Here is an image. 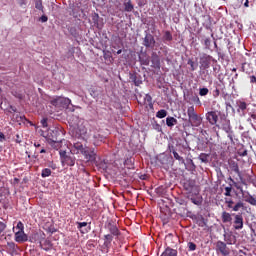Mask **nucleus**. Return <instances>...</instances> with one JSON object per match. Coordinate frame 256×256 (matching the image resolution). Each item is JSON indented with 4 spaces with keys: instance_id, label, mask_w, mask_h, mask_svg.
<instances>
[{
    "instance_id": "obj_1",
    "label": "nucleus",
    "mask_w": 256,
    "mask_h": 256,
    "mask_svg": "<svg viewBox=\"0 0 256 256\" xmlns=\"http://www.w3.org/2000/svg\"><path fill=\"white\" fill-rule=\"evenodd\" d=\"M74 137L77 139H85L87 137V127L85 126V121L76 118V123L71 125Z\"/></svg>"
},
{
    "instance_id": "obj_2",
    "label": "nucleus",
    "mask_w": 256,
    "mask_h": 256,
    "mask_svg": "<svg viewBox=\"0 0 256 256\" xmlns=\"http://www.w3.org/2000/svg\"><path fill=\"white\" fill-rule=\"evenodd\" d=\"M59 155L62 167H75L77 158H75L74 153H67V151L65 150H60Z\"/></svg>"
},
{
    "instance_id": "obj_3",
    "label": "nucleus",
    "mask_w": 256,
    "mask_h": 256,
    "mask_svg": "<svg viewBox=\"0 0 256 256\" xmlns=\"http://www.w3.org/2000/svg\"><path fill=\"white\" fill-rule=\"evenodd\" d=\"M187 115L191 127H200L201 123H203V120L195 113V108L193 106L188 108Z\"/></svg>"
},
{
    "instance_id": "obj_4",
    "label": "nucleus",
    "mask_w": 256,
    "mask_h": 256,
    "mask_svg": "<svg viewBox=\"0 0 256 256\" xmlns=\"http://www.w3.org/2000/svg\"><path fill=\"white\" fill-rule=\"evenodd\" d=\"M51 105L56 107L59 111H62V109H67V107L71 105V100L67 97H57L51 101Z\"/></svg>"
},
{
    "instance_id": "obj_5",
    "label": "nucleus",
    "mask_w": 256,
    "mask_h": 256,
    "mask_svg": "<svg viewBox=\"0 0 256 256\" xmlns=\"http://www.w3.org/2000/svg\"><path fill=\"white\" fill-rule=\"evenodd\" d=\"M47 142L49 145H59L61 143V139H59V129L55 128L54 130L48 131L46 136Z\"/></svg>"
},
{
    "instance_id": "obj_6",
    "label": "nucleus",
    "mask_w": 256,
    "mask_h": 256,
    "mask_svg": "<svg viewBox=\"0 0 256 256\" xmlns=\"http://www.w3.org/2000/svg\"><path fill=\"white\" fill-rule=\"evenodd\" d=\"M225 204L227 205L228 209H232V211H239L240 209H245V203L243 201L239 200L236 204L231 198H225L224 199Z\"/></svg>"
},
{
    "instance_id": "obj_7",
    "label": "nucleus",
    "mask_w": 256,
    "mask_h": 256,
    "mask_svg": "<svg viewBox=\"0 0 256 256\" xmlns=\"http://www.w3.org/2000/svg\"><path fill=\"white\" fill-rule=\"evenodd\" d=\"M212 61H215L213 56L207 55V54H203L200 57V67H201V69H209V67H211V62Z\"/></svg>"
},
{
    "instance_id": "obj_8",
    "label": "nucleus",
    "mask_w": 256,
    "mask_h": 256,
    "mask_svg": "<svg viewBox=\"0 0 256 256\" xmlns=\"http://www.w3.org/2000/svg\"><path fill=\"white\" fill-rule=\"evenodd\" d=\"M155 37L152 34L147 33L143 40V45L146 49H155Z\"/></svg>"
},
{
    "instance_id": "obj_9",
    "label": "nucleus",
    "mask_w": 256,
    "mask_h": 256,
    "mask_svg": "<svg viewBox=\"0 0 256 256\" xmlns=\"http://www.w3.org/2000/svg\"><path fill=\"white\" fill-rule=\"evenodd\" d=\"M216 251L217 253H221L223 256H228L231 253L229 251V247H227V243L223 241L216 242Z\"/></svg>"
},
{
    "instance_id": "obj_10",
    "label": "nucleus",
    "mask_w": 256,
    "mask_h": 256,
    "mask_svg": "<svg viewBox=\"0 0 256 256\" xmlns=\"http://www.w3.org/2000/svg\"><path fill=\"white\" fill-rule=\"evenodd\" d=\"M82 155L86 161H90L91 163L97 159V153L93 149L84 148Z\"/></svg>"
},
{
    "instance_id": "obj_11",
    "label": "nucleus",
    "mask_w": 256,
    "mask_h": 256,
    "mask_svg": "<svg viewBox=\"0 0 256 256\" xmlns=\"http://www.w3.org/2000/svg\"><path fill=\"white\" fill-rule=\"evenodd\" d=\"M14 237H15L16 243H25L29 241V236L25 234V230L15 231L14 229Z\"/></svg>"
},
{
    "instance_id": "obj_12",
    "label": "nucleus",
    "mask_w": 256,
    "mask_h": 256,
    "mask_svg": "<svg viewBox=\"0 0 256 256\" xmlns=\"http://www.w3.org/2000/svg\"><path fill=\"white\" fill-rule=\"evenodd\" d=\"M139 105H144L146 109H153V98L152 97H138L136 98Z\"/></svg>"
},
{
    "instance_id": "obj_13",
    "label": "nucleus",
    "mask_w": 256,
    "mask_h": 256,
    "mask_svg": "<svg viewBox=\"0 0 256 256\" xmlns=\"http://www.w3.org/2000/svg\"><path fill=\"white\" fill-rule=\"evenodd\" d=\"M206 119L210 125H217V121H219V112L210 111L206 113Z\"/></svg>"
},
{
    "instance_id": "obj_14",
    "label": "nucleus",
    "mask_w": 256,
    "mask_h": 256,
    "mask_svg": "<svg viewBox=\"0 0 256 256\" xmlns=\"http://www.w3.org/2000/svg\"><path fill=\"white\" fill-rule=\"evenodd\" d=\"M224 241L227 245H235L237 243V236H235L232 231L225 232Z\"/></svg>"
},
{
    "instance_id": "obj_15",
    "label": "nucleus",
    "mask_w": 256,
    "mask_h": 256,
    "mask_svg": "<svg viewBox=\"0 0 256 256\" xmlns=\"http://www.w3.org/2000/svg\"><path fill=\"white\" fill-rule=\"evenodd\" d=\"M88 136L92 137L94 145H99V141H103V136L95 129L90 130Z\"/></svg>"
},
{
    "instance_id": "obj_16",
    "label": "nucleus",
    "mask_w": 256,
    "mask_h": 256,
    "mask_svg": "<svg viewBox=\"0 0 256 256\" xmlns=\"http://www.w3.org/2000/svg\"><path fill=\"white\" fill-rule=\"evenodd\" d=\"M4 248L9 255H16L18 246L15 242H7V244L4 245Z\"/></svg>"
},
{
    "instance_id": "obj_17",
    "label": "nucleus",
    "mask_w": 256,
    "mask_h": 256,
    "mask_svg": "<svg viewBox=\"0 0 256 256\" xmlns=\"http://www.w3.org/2000/svg\"><path fill=\"white\" fill-rule=\"evenodd\" d=\"M107 229L111 233V235H114V237H119V235H121V232H119V228L113 222H109L107 224Z\"/></svg>"
},
{
    "instance_id": "obj_18",
    "label": "nucleus",
    "mask_w": 256,
    "mask_h": 256,
    "mask_svg": "<svg viewBox=\"0 0 256 256\" xmlns=\"http://www.w3.org/2000/svg\"><path fill=\"white\" fill-rule=\"evenodd\" d=\"M234 229L241 230L243 229V215L236 214L234 217Z\"/></svg>"
},
{
    "instance_id": "obj_19",
    "label": "nucleus",
    "mask_w": 256,
    "mask_h": 256,
    "mask_svg": "<svg viewBox=\"0 0 256 256\" xmlns=\"http://www.w3.org/2000/svg\"><path fill=\"white\" fill-rule=\"evenodd\" d=\"M130 80H132L136 87H139L143 83V78L138 73H130Z\"/></svg>"
},
{
    "instance_id": "obj_20",
    "label": "nucleus",
    "mask_w": 256,
    "mask_h": 256,
    "mask_svg": "<svg viewBox=\"0 0 256 256\" xmlns=\"http://www.w3.org/2000/svg\"><path fill=\"white\" fill-rule=\"evenodd\" d=\"M77 229L82 233V235H85V233H89L91 231V228H87L88 223L87 222H76Z\"/></svg>"
},
{
    "instance_id": "obj_21",
    "label": "nucleus",
    "mask_w": 256,
    "mask_h": 256,
    "mask_svg": "<svg viewBox=\"0 0 256 256\" xmlns=\"http://www.w3.org/2000/svg\"><path fill=\"white\" fill-rule=\"evenodd\" d=\"M85 150V147H83V144L81 142H76L74 143L73 145V148L71 149L70 153H73L74 155L76 154H79Z\"/></svg>"
},
{
    "instance_id": "obj_22",
    "label": "nucleus",
    "mask_w": 256,
    "mask_h": 256,
    "mask_svg": "<svg viewBox=\"0 0 256 256\" xmlns=\"http://www.w3.org/2000/svg\"><path fill=\"white\" fill-rule=\"evenodd\" d=\"M40 247L44 251H51V249H53V244L51 243V240L42 239L40 241Z\"/></svg>"
},
{
    "instance_id": "obj_23",
    "label": "nucleus",
    "mask_w": 256,
    "mask_h": 256,
    "mask_svg": "<svg viewBox=\"0 0 256 256\" xmlns=\"http://www.w3.org/2000/svg\"><path fill=\"white\" fill-rule=\"evenodd\" d=\"M169 150H170V153L174 155V159H176V161H179V163H181L182 165H185V159L181 157L179 153H177V151L175 150V147L170 146Z\"/></svg>"
},
{
    "instance_id": "obj_24",
    "label": "nucleus",
    "mask_w": 256,
    "mask_h": 256,
    "mask_svg": "<svg viewBox=\"0 0 256 256\" xmlns=\"http://www.w3.org/2000/svg\"><path fill=\"white\" fill-rule=\"evenodd\" d=\"M244 201L246 203H249V205H252V207H256V197L248 193L247 195H244Z\"/></svg>"
},
{
    "instance_id": "obj_25",
    "label": "nucleus",
    "mask_w": 256,
    "mask_h": 256,
    "mask_svg": "<svg viewBox=\"0 0 256 256\" xmlns=\"http://www.w3.org/2000/svg\"><path fill=\"white\" fill-rule=\"evenodd\" d=\"M222 119V129L226 132V133H231V122L229 120H227V118H221Z\"/></svg>"
},
{
    "instance_id": "obj_26",
    "label": "nucleus",
    "mask_w": 256,
    "mask_h": 256,
    "mask_svg": "<svg viewBox=\"0 0 256 256\" xmlns=\"http://www.w3.org/2000/svg\"><path fill=\"white\" fill-rule=\"evenodd\" d=\"M221 219L223 223H231V221H233V217H231V213L227 211L222 212Z\"/></svg>"
},
{
    "instance_id": "obj_27",
    "label": "nucleus",
    "mask_w": 256,
    "mask_h": 256,
    "mask_svg": "<svg viewBox=\"0 0 256 256\" xmlns=\"http://www.w3.org/2000/svg\"><path fill=\"white\" fill-rule=\"evenodd\" d=\"M230 169H231V171L236 173V175H238V177H241V170H239V164H237V162H235V161L231 162Z\"/></svg>"
},
{
    "instance_id": "obj_28",
    "label": "nucleus",
    "mask_w": 256,
    "mask_h": 256,
    "mask_svg": "<svg viewBox=\"0 0 256 256\" xmlns=\"http://www.w3.org/2000/svg\"><path fill=\"white\" fill-rule=\"evenodd\" d=\"M166 125L167 127H175V125H177V119H175L174 117H167Z\"/></svg>"
},
{
    "instance_id": "obj_29",
    "label": "nucleus",
    "mask_w": 256,
    "mask_h": 256,
    "mask_svg": "<svg viewBox=\"0 0 256 256\" xmlns=\"http://www.w3.org/2000/svg\"><path fill=\"white\" fill-rule=\"evenodd\" d=\"M124 9H125V11H127V13H131V11H133L134 6L131 3V0H129L128 2L124 3Z\"/></svg>"
},
{
    "instance_id": "obj_30",
    "label": "nucleus",
    "mask_w": 256,
    "mask_h": 256,
    "mask_svg": "<svg viewBox=\"0 0 256 256\" xmlns=\"http://www.w3.org/2000/svg\"><path fill=\"white\" fill-rule=\"evenodd\" d=\"M51 169H49V168H44V169H42V172H41V177L43 178V179H46V177H51Z\"/></svg>"
},
{
    "instance_id": "obj_31",
    "label": "nucleus",
    "mask_w": 256,
    "mask_h": 256,
    "mask_svg": "<svg viewBox=\"0 0 256 256\" xmlns=\"http://www.w3.org/2000/svg\"><path fill=\"white\" fill-rule=\"evenodd\" d=\"M198 159H199L202 163H209V154L201 153V154L199 155Z\"/></svg>"
},
{
    "instance_id": "obj_32",
    "label": "nucleus",
    "mask_w": 256,
    "mask_h": 256,
    "mask_svg": "<svg viewBox=\"0 0 256 256\" xmlns=\"http://www.w3.org/2000/svg\"><path fill=\"white\" fill-rule=\"evenodd\" d=\"M190 201L194 205H201L203 203V199L201 197H191Z\"/></svg>"
},
{
    "instance_id": "obj_33",
    "label": "nucleus",
    "mask_w": 256,
    "mask_h": 256,
    "mask_svg": "<svg viewBox=\"0 0 256 256\" xmlns=\"http://www.w3.org/2000/svg\"><path fill=\"white\" fill-rule=\"evenodd\" d=\"M103 57L106 61H110V62L113 61V55L109 50L103 52Z\"/></svg>"
},
{
    "instance_id": "obj_34",
    "label": "nucleus",
    "mask_w": 256,
    "mask_h": 256,
    "mask_svg": "<svg viewBox=\"0 0 256 256\" xmlns=\"http://www.w3.org/2000/svg\"><path fill=\"white\" fill-rule=\"evenodd\" d=\"M167 115V110L161 109L156 113V117L158 119H165V116Z\"/></svg>"
},
{
    "instance_id": "obj_35",
    "label": "nucleus",
    "mask_w": 256,
    "mask_h": 256,
    "mask_svg": "<svg viewBox=\"0 0 256 256\" xmlns=\"http://www.w3.org/2000/svg\"><path fill=\"white\" fill-rule=\"evenodd\" d=\"M163 39L164 41H168V42L173 41V34H171L170 31H165Z\"/></svg>"
},
{
    "instance_id": "obj_36",
    "label": "nucleus",
    "mask_w": 256,
    "mask_h": 256,
    "mask_svg": "<svg viewBox=\"0 0 256 256\" xmlns=\"http://www.w3.org/2000/svg\"><path fill=\"white\" fill-rule=\"evenodd\" d=\"M104 239H106V241L104 242V245L107 247V245H111V242L113 241V235L106 234L104 236Z\"/></svg>"
},
{
    "instance_id": "obj_37",
    "label": "nucleus",
    "mask_w": 256,
    "mask_h": 256,
    "mask_svg": "<svg viewBox=\"0 0 256 256\" xmlns=\"http://www.w3.org/2000/svg\"><path fill=\"white\" fill-rule=\"evenodd\" d=\"M25 231V225L23 222L19 221L15 228H13V231Z\"/></svg>"
},
{
    "instance_id": "obj_38",
    "label": "nucleus",
    "mask_w": 256,
    "mask_h": 256,
    "mask_svg": "<svg viewBox=\"0 0 256 256\" xmlns=\"http://www.w3.org/2000/svg\"><path fill=\"white\" fill-rule=\"evenodd\" d=\"M35 9L43 11V0H35Z\"/></svg>"
},
{
    "instance_id": "obj_39",
    "label": "nucleus",
    "mask_w": 256,
    "mask_h": 256,
    "mask_svg": "<svg viewBox=\"0 0 256 256\" xmlns=\"http://www.w3.org/2000/svg\"><path fill=\"white\" fill-rule=\"evenodd\" d=\"M205 49H211V38H204L203 40Z\"/></svg>"
},
{
    "instance_id": "obj_40",
    "label": "nucleus",
    "mask_w": 256,
    "mask_h": 256,
    "mask_svg": "<svg viewBox=\"0 0 256 256\" xmlns=\"http://www.w3.org/2000/svg\"><path fill=\"white\" fill-rule=\"evenodd\" d=\"M209 93V89L208 88H200L199 89V95L201 97H205L206 95H208Z\"/></svg>"
},
{
    "instance_id": "obj_41",
    "label": "nucleus",
    "mask_w": 256,
    "mask_h": 256,
    "mask_svg": "<svg viewBox=\"0 0 256 256\" xmlns=\"http://www.w3.org/2000/svg\"><path fill=\"white\" fill-rule=\"evenodd\" d=\"M231 191H233V188L231 186L225 187V197H231Z\"/></svg>"
},
{
    "instance_id": "obj_42",
    "label": "nucleus",
    "mask_w": 256,
    "mask_h": 256,
    "mask_svg": "<svg viewBox=\"0 0 256 256\" xmlns=\"http://www.w3.org/2000/svg\"><path fill=\"white\" fill-rule=\"evenodd\" d=\"M188 249H189V251H195L197 249V244L193 243V242H189Z\"/></svg>"
},
{
    "instance_id": "obj_43",
    "label": "nucleus",
    "mask_w": 256,
    "mask_h": 256,
    "mask_svg": "<svg viewBox=\"0 0 256 256\" xmlns=\"http://www.w3.org/2000/svg\"><path fill=\"white\" fill-rule=\"evenodd\" d=\"M152 63H154V65L159 67V65H160L159 56L152 57Z\"/></svg>"
},
{
    "instance_id": "obj_44",
    "label": "nucleus",
    "mask_w": 256,
    "mask_h": 256,
    "mask_svg": "<svg viewBox=\"0 0 256 256\" xmlns=\"http://www.w3.org/2000/svg\"><path fill=\"white\" fill-rule=\"evenodd\" d=\"M238 107H239V109H241L242 111H245V109H247V103H245V102H239V103H238Z\"/></svg>"
},
{
    "instance_id": "obj_45",
    "label": "nucleus",
    "mask_w": 256,
    "mask_h": 256,
    "mask_svg": "<svg viewBox=\"0 0 256 256\" xmlns=\"http://www.w3.org/2000/svg\"><path fill=\"white\" fill-rule=\"evenodd\" d=\"M187 64L190 65L191 71H195V62L193 60L189 59Z\"/></svg>"
},
{
    "instance_id": "obj_46",
    "label": "nucleus",
    "mask_w": 256,
    "mask_h": 256,
    "mask_svg": "<svg viewBox=\"0 0 256 256\" xmlns=\"http://www.w3.org/2000/svg\"><path fill=\"white\" fill-rule=\"evenodd\" d=\"M13 118H15L16 121L21 122L25 119V116H19V114H14Z\"/></svg>"
},
{
    "instance_id": "obj_47",
    "label": "nucleus",
    "mask_w": 256,
    "mask_h": 256,
    "mask_svg": "<svg viewBox=\"0 0 256 256\" xmlns=\"http://www.w3.org/2000/svg\"><path fill=\"white\" fill-rule=\"evenodd\" d=\"M238 155L240 157H247V150H239Z\"/></svg>"
},
{
    "instance_id": "obj_48",
    "label": "nucleus",
    "mask_w": 256,
    "mask_h": 256,
    "mask_svg": "<svg viewBox=\"0 0 256 256\" xmlns=\"http://www.w3.org/2000/svg\"><path fill=\"white\" fill-rule=\"evenodd\" d=\"M39 21H41V23H47V21H49V18L45 15H42L40 18H39Z\"/></svg>"
},
{
    "instance_id": "obj_49",
    "label": "nucleus",
    "mask_w": 256,
    "mask_h": 256,
    "mask_svg": "<svg viewBox=\"0 0 256 256\" xmlns=\"http://www.w3.org/2000/svg\"><path fill=\"white\" fill-rule=\"evenodd\" d=\"M5 229H7V225H5L3 222H0V235L3 233V231H5Z\"/></svg>"
},
{
    "instance_id": "obj_50",
    "label": "nucleus",
    "mask_w": 256,
    "mask_h": 256,
    "mask_svg": "<svg viewBox=\"0 0 256 256\" xmlns=\"http://www.w3.org/2000/svg\"><path fill=\"white\" fill-rule=\"evenodd\" d=\"M47 121H48V119L47 118H43L42 120H41V125H42V127H48V124H47Z\"/></svg>"
},
{
    "instance_id": "obj_51",
    "label": "nucleus",
    "mask_w": 256,
    "mask_h": 256,
    "mask_svg": "<svg viewBox=\"0 0 256 256\" xmlns=\"http://www.w3.org/2000/svg\"><path fill=\"white\" fill-rule=\"evenodd\" d=\"M48 167H50V169H52L53 171H55L57 169V164L53 163V162H50L48 164Z\"/></svg>"
},
{
    "instance_id": "obj_52",
    "label": "nucleus",
    "mask_w": 256,
    "mask_h": 256,
    "mask_svg": "<svg viewBox=\"0 0 256 256\" xmlns=\"http://www.w3.org/2000/svg\"><path fill=\"white\" fill-rule=\"evenodd\" d=\"M17 3L20 7H24V5H27L26 0H17Z\"/></svg>"
},
{
    "instance_id": "obj_53",
    "label": "nucleus",
    "mask_w": 256,
    "mask_h": 256,
    "mask_svg": "<svg viewBox=\"0 0 256 256\" xmlns=\"http://www.w3.org/2000/svg\"><path fill=\"white\" fill-rule=\"evenodd\" d=\"M193 103H196L197 105H201V100L199 99V97H194L192 98Z\"/></svg>"
},
{
    "instance_id": "obj_54",
    "label": "nucleus",
    "mask_w": 256,
    "mask_h": 256,
    "mask_svg": "<svg viewBox=\"0 0 256 256\" xmlns=\"http://www.w3.org/2000/svg\"><path fill=\"white\" fill-rule=\"evenodd\" d=\"M9 113H17V108L15 106H10Z\"/></svg>"
},
{
    "instance_id": "obj_55",
    "label": "nucleus",
    "mask_w": 256,
    "mask_h": 256,
    "mask_svg": "<svg viewBox=\"0 0 256 256\" xmlns=\"http://www.w3.org/2000/svg\"><path fill=\"white\" fill-rule=\"evenodd\" d=\"M50 145L53 147V149H59V147H61V142H58V144L52 143Z\"/></svg>"
},
{
    "instance_id": "obj_56",
    "label": "nucleus",
    "mask_w": 256,
    "mask_h": 256,
    "mask_svg": "<svg viewBox=\"0 0 256 256\" xmlns=\"http://www.w3.org/2000/svg\"><path fill=\"white\" fill-rule=\"evenodd\" d=\"M4 140H5V134H3V132H0V143H3Z\"/></svg>"
},
{
    "instance_id": "obj_57",
    "label": "nucleus",
    "mask_w": 256,
    "mask_h": 256,
    "mask_svg": "<svg viewBox=\"0 0 256 256\" xmlns=\"http://www.w3.org/2000/svg\"><path fill=\"white\" fill-rule=\"evenodd\" d=\"M16 143H21V136L19 134L16 135Z\"/></svg>"
},
{
    "instance_id": "obj_58",
    "label": "nucleus",
    "mask_w": 256,
    "mask_h": 256,
    "mask_svg": "<svg viewBox=\"0 0 256 256\" xmlns=\"http://www.w3.org/2000/svg\"><path fill=\"white\" fill-rule=\"evenodd\" d=\"M34 147H36V149H39V147H41V144L39 142H35Z\"/></svg>"
},
{
    "instance_id": "obj_59",
    "label": "nucleus",
    "mask_w": 256,
    "mask_h": 256,
    "mask_svg": "<svg viewBox=\"0 0 256 256\" xmlns=\"http://www.w3.org/2000/svg\"><path fill=\"white\" fill-rule=\"evenodd\" d=\"M214 95L219 96V89H217V88L215 89Z\"/></svg>"
},
{
    "instance_id": "obj_60",
    "label": "nucleus",
    "mask_w": 256,
    "mask_h": 256,
    "mask_svg": "<svg viewBox=\"0 0 256 256\" xmlns=\"http://www.w3.org/2000/svg\"><path fill=\"white\" fill-rule=\"evenodd\" d=\"M155 129H157V131H161V125L156 124V128Z\"/></svg>"
},
{
    "instance_id": "obj_61",
    "label": "nucleus",
    "mask_w": 256,
    "mask_h": 256,
    "mask_svg": "<svg viewBox=\"0 0 256 256\" xmlns=\"http://www.w3.org/2000/svg\"><path fill=\"white\" fill-rule=\"evenodd\" d=\"M244 7H249V0H246V1H245Z\"/></svg>"
},
{
    "instance_id": "obj_62",
    "label": "nucleus",
    "mask_w": 256,
    "mask_h": 256,
    "mask_svg": "<svg viewBox=\"0 0 256 256\" xmlns=\"http://www.w3.org/2000/svg\"><path fill=\"white\" fill-rule=\"evenodd\" d=\"M39 153H47V150H45V148H42Z\"/></svg>"
},
{
    "instance_id": "obj_63",
    "label": "nucleus",
    "mask_w": 256,
    "mask_h": 256,
    "mask_svg": "<svg viewBox=\"0 0 256 256\" xmlns=\"http://www.w3.org/2000/svg\"><path fill=\"white\" fill-rule=\"evenodd\" d=\"M251 118L256 120V114H251Z\"/></svg>"
},
{
    "instance_id": "obj_64",
    "label": "nucleus",
    "mask_w": 256,
    "mask_h": 256,
    "mask_svg": "<svg viewBox=\"0 0 256 256\" xmlns=\"http://www.w3.org/2000/svg\"><path fill=\"white\" fill-rule=\"evenodd\" d=\"M144 65H149V60H145Z\"/></svg>"
}]
</instances>
